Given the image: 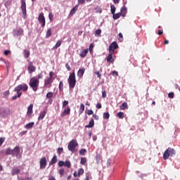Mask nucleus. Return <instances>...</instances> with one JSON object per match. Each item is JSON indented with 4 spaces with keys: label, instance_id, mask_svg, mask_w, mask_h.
I'll use <instances>...</instances> for the list:
<instances>
[{
    "label": "nucleus",
    "instance_id": "nucleus-1",
    "mask_svg": "<svg viewBox=\"0 0 180 180\" xmlns=\"http://www.w3.org/2000/svg\"><path fill=\"white\" fill-rule=\"evenodd\" d=\"M68 82L69 83L70 89H74V88H75V84H77V80L75 79V72L70 74L68 79Z\"/></svg>",
    "mask_w": 180,
    "mask_h": 180
},
{
    "label": "nucleus",
    "instance_id": "nucleus-2",
    "mask_svg": "<svg viewBox=\"0 0 180 180\" xmlns=\"http://www.w3.org/2000/svg\"><path fill=\"white\" fill-rule=\"evenodd\" d=\"M28 88L29 87L27 86V84H20L17 87H15L14 89V91L17 92L18 97L20 98V96H22V92H20V91H27Z\"/></svg>",
    "mask_w": 180,
    "mask_h": 180
},
{
    "label": "nucleus",
    "instance_id": "nucleus-3",
    "mask_svg": "<svg viewBox=\"0 0 180 180\" xmlns=\"http://www.w3.org/2000/svg\"><path fill=\"white\" fill-rule=\"evenodd\" d=\"M39 79H37L36 77H32L30 81V86L32 88L34 92L39 89Z\"/></svg>",
    "mask_w": 180,
    "mask_h": 180
},
{
    "label": "nucleus",
    "instance_id": "nucleus-4",
    "mask_svg": "<svg viewBox=\"0 0 180 180\" xmlns=\"http://www.w3.org/2000/svg\"><path fill=\"white\" fill-rule=\"evenodd\" d=\"M53 81H54V72H49V77L45 79V83H44L45 86L46 88H50Z\"/></svg>",
    "mask_w": 180,
    "mask_h": 180
},
{
    "label": "nucleus",
    "instance_id": "nucleus-5",
    "mask_svg": "<svg viewBox=\"0 0 180 180\" xmlns=\"http://www.w3.org/2000/svg\"><path fill=\"white\" fill-rule=\"evenodd\" d=\"M172 155H175V150L172 148H168L163 154V158L164 160H168Z\"/></svg>",
    "mask_w": 180,
    "mask_h": 180
},
{
    "label": "nucleus",
    "instance_id": "nucleus-6",
    "mask_svg": "<svg viewBox=\"0 0 180 180\" xmlns=\"http://www.w3.org/2000/svg\"><path fill=\"white\" fill-rule=\"evenodd\" d=\"M77 147H78V143H77L76 140H72L68 146L69 151H72V153H75Z\"/></svg>",
    "mask_w": 180,
    "mask_h": 180
},
{
    "label": "nucleus",
    "instance_id": "nucleus-7",
    "mask_svg": "<svg viewBox=\"0 0 180 180\" xmlns=\"http://www.w3.org/2000/svg\"><path fill=\"white\" fill-rule=\"evenodd\" d=\"M38 21L39 22L42 27H44V26H46V18H44V14L43 13L39 14Z\"/></svg>",
    "mask_w": 180,
    "mask_h": 180
},
{
    "label": "nucleus",
    "instance_id": "nucleus-8",
    "mask_svg": "<svg viewBox=\"0 0 180 180\" xmlns=\"http://www.w3.org/2000/svg\"><path fill=\"white\" fill-rule=\"evenodd\" d=\"M21 11L22 12V18L26 19V1L21 0Z\"/></svg>",
    "mask_w": 180,
    "mask_h": 180
},
{
    "label": "nucleus",
    "instance_id": "nucleus-9",
    "mask_svg": "<svg viewBox=\"0 0 180 180\" xmlns=\"http://www.w3.org/2000/svg\"><path fill=\"white\" fill-rule=\"evenodd\" d=\"M39 164H40L39 169H45L46 167H47V160L46 159V158H42L39 161Z\"/></svg>",
    "mask_w": 180,
    "mask_h": 180
},
{
    "label": "nucleus",
    "instance_id": "nucleus-10",
    "mask_svg": "<svg viewBox=\"0 0 180 180\" xmlns=\"http://www.w3.org/2000/svg\"><path fill=\"white\" fill-rule=\"evenodd\" d=\"M119 46L117 45V43L112 42L109 46V53H115V50Z\"/></svg>",
    "mask_w": 180,
    "mask_h": 180
},
{
    "label": "nucleus",
    "instance_id": "nucleus-11",
    "mask_svg": "<svg viewBox=\"0 0 180 180\" xmlns=\"http://www.w3.org/2000/svg\"><path fill=\"white\" fill-rule=\"evenodd\" d=\"M27 70L29 74H32V72H34V71H36V66L33 65V62H30L29 63Z\"/></svg>",
    "mask_w": 180,
    "mask_h": 180
},
{
    "label": "nucleus",
    "instance_id": "nucleus-12",
    "mask_svg": "<svg viewBox=\"0 0 180 180\" xmlns=\"http://www.w3.org/2000/svg\"><path fill=\"white\" fill-rule=\"evenodd\" d=\"M19 153H20V149L18 146H15L14 149L12 150V155L14 157H19Z\"/></svg>",
    "mask_w": 180,
    "mask_h": 180
},
{
    "label": "nucleus",
    "instance_id": "nucleus-13",
    "mask_svg": "<svg viewBox=\"0 0 180 180\" xmlns=\"http://www.w3.org/2000/svg\"><path fill=\"white\" fill-rule=\"evenodd\" d=\"M33 114V104H30L27 108V115L29 117H32V115Z\"/></svg>",
    "mask_w": 180,
    "mask_h": 180
},
{
    "label": "nucleus",
    "instance_id": "nucleus-14",
    "mask_svg": "<svg viewBox=\"0 0 180 180\" xmlns=\"http://www.w3.org/2000/svg\"><path fill=\"white\" fill-rule=\"evenodd\" d=\"M6 112H8V110L6 108H0V117H5V116L8 115Z\"/></svg>",
    "mask_w": 180,
    "mask_h": 180
},
{
    "label": "nucleus",
    "instance_id": "nucleus-15",
    "mask_svg": "<svg viewBox=\"0 0 180 180\" xmlns=\"http://www.w3.org/2000/svg\"><path fill=\"white\" fill-rule=\"evenodd\" d=\"M71 109L68 107L67 109H65L64 111L61 113V117H65L67 115H70Z\"/></svg>",
    "mask_w": 180,
    "mask_h": 180
},
{
    "label": "nucleus",
    "instance_id": "nucleus-16",
    "mask_svg": "<svg viewBox=\"0 0 180 180\" xmlns=\"http://www.w3.org/2000/svg\"><path fill=\"white\" fill-rule=\"evenodd\" d=\"M107 61L108 63H113L115 61V59L113 58V53L110 52L107 57Z\"/></svg>",
    "mask_w": 180,
    "mask_h": 180
},
{
    "label": "nucleus",
    "instance_id": "nucleus-17",
    "mask_svg": "<svg viewBox=\"0 0 180 180\" xmlns=\"http://www.w3.org/2000/svg\"><path fill=\"white\" fill-rule=\"evenodd\" d=\"M78 5H76L70 12V16H74L75 15L77 11H78Z\"/></svg>",
    "mask_w": 180,
    "mask_h": 180
},
{
    "label": "nucleus",
    "instance_id": "nucleus-18",
    "mask_svg": "<svg viewBox=\"0 0 180 180\" xmlns=\"http://www.w3.org/2000/svg\"><path fill=\"white\" fill-rule=\"evenodd\" d=\"M20 34H23V30L18 28L14 30V35L15 36H20Z\"/></svg>",
    "mask_w": 180,
    "mask_h": 180
},
{
    "label": "nucleus",
    "instance_id": "nucleus-19",
    "mask_svg": "<svg viewBox=\"0 0 180 180\" xmlns=\"http://www.w3.org/2000/svg\"><path fill=\"white\" fill-rule=\"evenodd\" d=\"M120 12H121L122 16L124 18V16H126V13H127V8H126V6H124L122 8H121Z\"/></svg>",
    "mask_w": 180,
    "mask_h": 180
},
{
    "label": "nucleus",
    "instance_id": "nucleus-20",
    "mask_svg": "<svg viewBox=\"0 0 180 180\" xmlns=\"http://www.w3.org/2000/svg\"><path fill=\"white\" fill-rule=\"evenodd\" d=\"M89 51V49H88L82 51L79 54L80 57H82V58H84V57H86V54H88Z\"/></svg>",
    "mask_w": 180,
    "mask_h": 180
},
{
    "label": "nucleus",
    "instance_id": "nucleus-21",
    "mask_svg": "<svg viewBox=\"0 0 180 180\" xmlns=\"http://www.w3.org/2000/svg\"><path fill=\"white\" fill-rule=\"evenodd\" d=\"M85 72V68L79 69L77 72V77H79L81 78Z\"/></svg>",
    "mask_w": 180,
    "mask_h": 180
},
{
    "label": "nucleus",
    "instance_id": "nucleus-22",
    "mask_svg": "<svg viewBox=\"0 0 180 180\" xmlns=\"http://www.w3.org/2000/svg\"><path fill=\"white\" fill-rule=\"evenodd\" d=\"M46 110L41 111L38 117V120H43V119H44V116H46Z\"/></svg>",
    "mask_w": 180,
    "mask_h": 180
},
{
    "label": "nucleus",
    "instance_id": "nucleus-23",
    "mask_svg": "<svg viewBox=\"0 0 180 180\" xmlns=\"http://www.w3.org/2000/svg\"><path fill=\"white\" fill-rule=\"evenodd\" d=\"M19 172H20V169H19L16 167L13 168V169L11 171L12 175H16V174H19Z\"/></svg>",
    "mask_w": 180,
    "mask_h": 180
},
{
    "label": "nucleus",
    "instance_id": "nucleus-24",
    "mask_svg": "<svg viewBox=\"0 0 180 180\" xmlns=\"http://www.w3.org/2000/svg\"><path fill=\"white\" fill-rule=\"evenodd\" d=\"M62 43H63V41L61 40L58 41L56 45L53 47V50H56L57 49L58 47H60Z\"/></svg>",
    "mask_w": 180,
    "mask_h": 180
},
{
    "label": "nucleus",
    "instance_id": "nucleus-25",
    "mask_svg": "<svg viewBox=\"0 0 180 180\" xmlns=\"http://www.w3.org/2000/svg\"><path fill=\"white\" fill-rule=\"evenodd\" d=\"M84 110H85V105L84 104H81L79 110V115H82V113H84Z\"/></svg>",
    "mask_w": 180,
    "mask_h": 180
},
{
    "label": "nucleus",
    "instance_id": "nucleus-26",
    "mask_svg": "<svg viewBox=\"0 0 180 180\" xmlns=\"http://www.w3.org/2000/svg\"><path fill=\"white\" fill-rule=\"evenodd\" d=\"M94 125H95V122L94 121V120H91L89 122V124L88 125H86V128L94 127Z\"/></svg>",
    "mask_w": 180,
    "mask_h": 180
},
{
    "label": "nucleus",
    "instance_id": "nucleus-27",
    "mask_svg": "<svg viewBox=\"0 0 180 180\" xmlns=\"http://www.w3.org/2000/svg\"><path fill=\"white\" fill-rule=\"evenodd\" d=\"M112 15H113V19L115 20H116L119 19V18H120V16H122V13H118L116 14H115V13H114V14H112Z\"/></svg>",
    "mask_w": 180,
    "mask_h": 180
},
{
    "label": "nucleus",
    "instance_id": "nucleus-28",
    "mask_svg": "<svg viewBox=\"0 0 180 180\" xmlns=\"http://www.w3.org/2000/svg\"><path fill=\"white\" fill-rule=\"evenodd\" d=\"M34 126V122H30L28 124H26L25 126V129H32V127H33Z\"/></svg>",
    "mask_w": 180,
    "mask_h": 180
},
{
    "label": "nucleus",
    "instance_id": "nucleus-29",
    "mask_svg": "<svg viewBox=\"0 0 180 180\" xmlns=\"http://www.w3.org/2000/svg\"><path fill=\"white\" fill-rule=\"evenodd\" d=\"M110 10H111V13L112 15H115V12H116V7H115V5L111 4L110 6Z\"/></svg>",
    "mask_w": 180,
    "mask_h": 180
},
{
    "label": "nucleus",
    "instance_id": "nucleus-30",
    "mask_svg": "<svg viewBox=\"0 0 180 180\" xmlns=\"http://www.w3.org/2000/svg\"><path fill=\"white\" fill-rule=\"evenodd\" d=\"M29 56H30V52L27 50L24 51V57L25 58H29Z\"/></svg>",
    "mask_w": 180,
    "mask_h": 180
},
{
    "label": "nucleus",
    "instance_id": "nucleus-31",
    "mask_svg": "<svg viewBox=\"0 0 180 180\" xmlns=\"http://www.w3.org/2000/svg\"><path fill=\"white\" fill-rule=\"evenodd\" d=\"M57 162V156L54 155L51 159L50 164L53 165V164H56Z\"/></svg>",
    "mask_w": 180,
    "mask_h": 180
},
{
    "label": "nucleus",
    "instance_id": "nucleus-32",
    "mask_svg": "<svg viewBox=\"0 0 180 180\" xmlns=\"http://www.w3.org/2000/svg\"><path fill=\"white\" fill-rule=\"evenodd\" d=\"M127 108V103H123L122 105H120L121 110H124Z\"/></svg>",
    "mask_w": 180,
    "mask_h": 180
},
{
    "label": "nucleus",
    "instance_id": "nucleus-33",
    "mask_svg": "<svg viewBox=\"0 0 180 180\" xmlns=\"http://www.w3.org/2000/svg\"><path fill=\"white\" fill-rule=\"evenodd\" d=\"M101 33H102V30L98 29L95 32V36L98 37V36H101Z\"/></svg>",
    "mask_w": 180,
    "mask_h": 180
},
{
    "label": "nucleus",
    "instance_id": "nucleus-34",
    "mask_svg": "<svg viewBox=\"0 0 180 180\" xmlns=\"http://www.w3.org/2000/svg\"><path fill=\"white\" fill-rule=\"evenodd\" d=\"M65 167H67V168H71V162L68 160L65 161Z\"/></svg>",
    "mask_w": 180,
    "mask_h": 180
},
{
    "label": "nucleus",
    "instance_id": "nucleus-35",
    "mask_svg": "<svg viewBox=\"0 0 180 180\" xmlns=\"http://www.w3.org/2000/svg\"><path fill=\"white\" fill-rule=\"evenodd\" d=\"M6 154L7 155H12V149H11V148H7V149L6 150Z\"/></svg>",
    "mask_w": 180,
    "mask_h": 180
},
{
    "label": "nucleus",
    "instance_id": "nucleus-36",
    "mask_svg": "<svg viewBox=\"0 0 180 180\" xmlns=\"http://www.w3.org/2000/svg\"><path fill=\"white\" fill-rule=\"evenodd\" d=\"M50 36H51V30L49 29L46 32V39H49Z\"/></svg>",
    "mask_w": 180,
    "mask_h": 180
},
{
    "label": "nucleus",
    "instance_id": "nucleus-37",
    "mask_svg": "<svg viewBox=\"0 0 180 180\" xmlns=\"http://www.w3.org/2000/svg\"><path fill=\"white\" fill-rule=\"evenodd\" d=\"M117 116L120 117V119H123L124 117V113L120 112L117 113Z\"/></svg>",
    "mask_w": 180,
    "mask_h": 180
},
{
    "label": "nucleus",
    "instance_id": "nucleus-38",
    "mask_svg": "<svg viewBox=\"0 0 180 180\" xmlns=\"http://www.w3.org/2000/svg\"><path fill=\"white\" fill-rule=\"evenodd\" d=\"M110 115L109 114V112H104L103 113V118L104 119H109Z\"/></svg>",
    "mask_w": 180,
    "mask_h": 180
},
{
    "label": "nucleus",
    "instance_id": "nucleus-39",
    "mask_svg": "<svg viewBox=\"0 0 180 180\" xmlns=\"http://www.w3.org/2000/svg\"><path fill=\"white\" fill-rule=\"evenodd\" d=\"M81 164H82V165H85V164H86V158H82L81 159Z\"/></svg>",
    "mask_w": 180,
    "mask_h": 180
},
{
    "label": "nucleus",
    "instance_id": "nucleus-40",
    "mask_svg": "<svg viewBox=\"0 0 180 180\" xmlns=\"http://www.w3.org/2000/svg\"><path fill=\"white\" fill-rule=\"evenodd\" d=\"M53 96V92H49L47 94H46V98L48 99H51V97Z\"/></svg>",
    "mask_w": 180,
    "mask_h": 180
},
{
    "label": "nucleus",
    "instance_id": "nucleus-41",
    "mask_svg": "<svg viewBox=\"0 0 180 180\" xmlns=\"http://www.w3.org/2000/svg\"><path fill=\"white\" fill-rule=\"evenodd\" d=\"M64 172H65V170L64 169H60L59 170V174H60V176H63V175H64Z\"/></svg>",
    "mask_w": 180,
    "mask_h": 180
},
{
    "label": "nucleus",
    "instance_id": "nucleus-42",
    "mask_svg": "<svg viewBox=\"0 0 180 180\" xmlns=\"http://www.w3.org/2000/svg\"><path fill=\"white\" fill-rule=\"evenodd\" d=\"M86 1V0H78V4L84 5V4H85Z\"/></svg>",
    "mask_w": 180,
    "mask_h": 180
},
{
    "label": "nucleus",
    "instance_id": "nucleus-43",
    "mask_svg": "<svg viewBox=\"0 0 180 180\" xmlns=\"http://www.w3.org/2000/svg\"><path fill=\"white\" fill-rule=\"evenodd\" d=\"M9 96V91H5L4 93V98H8Z\"/></svg>",
    "mask_w": 180,
    "mask_h": 180
},
{
    "label": "nucleus",
    "instance_id": "nucleus-44",
    "mask_svg": "<svg viewBox=\"0 0 180 180\" xmlns=\"http://www.w3.org/2000/svg\"><path fill=\"white\" fill-rule=\"evenodd\" d=\"M80 154L82 155H84L85 153H86V149H82L80 151H79Z\"/></svg>",
    "mask_w": 180,
    "mask_h": 180
},
{
    "label": "nucleus",
    "instance_id": "nucleus-45",
    "mask_svg": "<svg viewBox=\"0 0 180 180\" xmlns=\"http://www.w3.org/2000/svg\"><path fill=\"white\" fill-rule=\"evenodd\" d=\"M58 165H59V167H64L65 166V162L64 161H59Z\"/></svg>",
    "mask_w": 180,
    "mask_h": 180
},
{
    "label": "nucleus",
    "instance_id": "nucleus-46",
    "mask_svg": "<svg viewBox=\"0 0 180 180\" xmlns=\"http://www.w3.org/2000/svg\"><path fill=\"white\" fill-rule=\"evenodd\" d=\"M67 105H68V101H64L63 102V108H65V106H67Z\"/></svg>",
    "mask_w": 180,
    "mask_h": 180
},
{
    "label": "nucleus",
    "instance_id": "nucleus-47",
    "mask_svg": "<svg viewBox=\"0 0 180 180\" xmlns=\"http://www.w3.org/2000/svg\"><path fill=\"white\" fill-rule=\"evenodd\" d=\"M18 180H32V178L30 177H26L25 179H20L19 176H18Z\"/></svg>",
    "mask_w": 180,
    "mask_h": 180
},
{
    "label": "nucleus",
    "instance_id": "nucleus-48",
    "mask_svg": "<svg viewBox=\"0 0 180 180\" xmlns=\"http://www.w3.org/2000/svg\"><path fill=\"white\" fill-rule=\"evenodd\" d=\"M84 174V169H79L78 171V175H82Z\"/></svg>",
    "mask_w": 180,
    "mask_h": 180
},
{
    "label": "nucleus",
    "instance_id": "nucleus-49",
    "mask_svg": "<svg viewBox=\"0 0 180 180\" xmlns=\"http://www.w3.org/2000/svg\"><path fill=\"white\" fill-rule=\"evenodd\" d=\"M63 86H64V84L63 83V82H60L59 84V89L61 91V89H63Z\"/></svg>",
    "mask_w": 180,
    "mask_h": 180
},
{
    "label": "nucleus",
    "instance_id": "nucleus-50",
    "mask_svg": "<svg viewBox=\"0 0 180 180\" xmlns=\"http://www.w3.org/2000/svg\"><path fill=\"white\" fill-rule=\"evenodd\" d=\"M49 18L51 22H53V13H49Z\"/></svg>",
    "mask_w": 180,
    "mask_h": 180
},
{
    "label": "nucleus",
    "instance_id": "nucleus-51",
    "mask_svg": "<svg viewBox=\"0 0 180 180\" xmlns=\"http://www.w3.org/2000/svg\"><path fill=\"white\" fill-rule=\"evenodd\" d=\"M65 68H67L68 71H71V67H70V65H68V63L65 64Z\"/></svg>",
    "mask_w": 180,
    "mask_h": 180
},
{
    "label": "nucleus",
    "instance_id": "nucleus-52",
    "mask_svg": "<svg viewBox=\"0 0 180 180\" xmlns=\"http://www.w3.org/2000/svg\"><path fill=\"white\" fill-rule=\"evenodd\" d=\"M4 141H5V138H0V146L4 144Z\"/></svg>",
    "mask_w": 180,
    "mask_h": 180
},
{
    "label": "nucleus",
    "instance_id": "nucleus-53",
    "mask_svg": "<svg viewBox=\"0 0 180 180\" xmlns=\"http://www.w3.org/2000/svg\"><path fill=\"white\" fill-rule=\"evenodd\" d=\"M95 74H96L98 78L101 79V77L102 76V75L101 74V72L99 71L98 72H96Z\"/></svg>",
    "mask_w": 180,
    "mask_h": 180
},
{
    "label": "nucleus",
    "instance_id": "nucleus-54",
    "mask_svg": "<svg viewBox=\"0 0 180 180\" xmlns=\"http://www.w3.org/2000/svg\"><path fill=\"white\" fill-rule=\"evenodd\" d=\"M4 54H5V56H8V54H11V51H9V50H6V51H4Z\"/></svg>",
    "mask_w": 180,
    "mask_h": 180
},
{
    "label": "nucleus",
    "instance_id": "nucleus-55",
    "mask_svg": "<svg viewBox=\"0 0 180 180\" xmlns=\"http://www.w3.org/2000/svg\"><path fill=\"white\" fill-rule=\"evenodd\" d=\"M96 108H97V109H101L102 108V104L101 103H97Z\"/></svg>",
    "mask_w": 180,
    "mask_h": 180
},
{
    "label": "nucleus",
    "instance_id": "nucleus-56",
    "mask_svg": "<svg viewBox=\"0 0 180 180\" xmlns=\"http://www.w3.org/2000/svg\"><path fill=\"white\" fill-rule=\"evenodd\" d=\"M102 98H106V91H102Z\"/></svg>",
    "mask_w": 180,
    "mask_h": 180
},
{
    "label": "nucleus",
    "instance_id": "nucleus-57",
    "mask_svg": "<svg viewBox=\"0 0 180 180\" xmlns=\"http://www.w3.org/2000/svg\"><path fill=\"white\" fill-rule=\"evenodd\" d=\"M63 148H59L58 149V154H61V153H63Z\"/></svg>",
    "mask_w": 180,
    "mask_h": 180
},
{
    "label": "nucleus",
    "instance_id": "nucleus-58",
    "mask_svg": "<svg viewBox=\"0 0 180 180\" xmlns=\"http://www.w3.org/2000/svg\"><path fill=\"white\" fill-rule=\"evenodd\" d=\"M112 75H116L117 77L119 76V73H117V72L115 71V70L112 72Z\"/></svg>",
    "mask_w": 180,
    "mask_h": 180
},
{
    "label": "nucleus",
    "instance_id": "nucleus-59",
    "mask_svg": "<svg viewBox=\"0 0 180 180\" xmlns=\"http://www.w3.org/2000/svg\"><path fill=\"white\" fill-rule=\"evenodd\" d=\"M168 96H169V98H174V93H169V94H168Z\"/></svg>",
    "mask_w": 180,
    "mask_h": 180
},
{
    "label": "nucleus",
    "instance_id": "nucleus-60",
    "mask_svg": "<svg viewBox=\"0 0 180 180\" xmlns=\"http://www.w3.org/2000/svg\"><path fill=\"white\" fill-rule=\"evenodd\" d=\"M87 115H94V111L92 110H89L87 112Z\"/></svg>",
    "mask_w": 180,
    "mask_h": 180
},
{
    "label": "nucleus",
    "instance_id": "nucleus-61",
    "mask_svg": "<svg viewBox=\"0 0 180 180\" xmlns=\"http://www.w3.org/2000/svg\"><path fill=\"white\" fill-rule=\"evenodd\" d=\"M6 65L7 68H9V67H11V63H9L8 61L6 62Z\"/></svg>",
    "mask_w": 180,
    "mask_h": 180
},
{
    "label": "nucleus",
    "instance_id": "nucleus-62",
    "mask_svg": "<svg viewBox=\"0 0 180 180\" xmlns=\"http://www.w3.org/2000/svg\"><path fill=\"white\" fill-rule=\"evenodd\" d=\"M94 49V45L91 44L90 46H89V51H90V53H92V49Z\"/></svg>",
    "mask_w": 180,
    "mask_h": 180
},
{
    "label": "nucleus",
    "instance_id": "nucleus-63",
    "mask_svg": "<svg viewBox=\"0 0 180 180\" xmlns=\"http://www.w3.org/2000/svg\"><path fill=\"white\" fill-rule=\"evenodd\" d=\"M93 117H94V119H95L96 120H99V117H98V115H93Z\"/></svg>",
    "mask_w": 180,
    "mask_h": 180
},
{
    "label": "nucleus",
    "instance_id": "nucleus-64",
    "mask_svg": "<svg viewBox=\"0 0 180 180\" xmlns=\"http://www.w3.org/2000/svg\"><path fill=\"white\" fill-rule=\"evenodd\" d=\"M38 78H39V79H41V78H43V74H39L38 75Z\"/></svg>",
    "mask_w": 180,
    "mask_h": 180
}]
</instances>
